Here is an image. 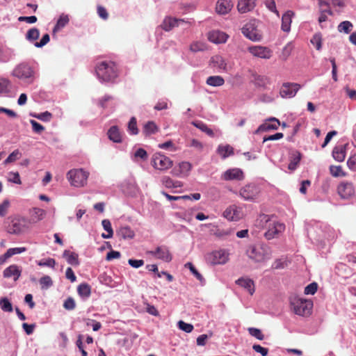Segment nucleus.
<instances>
[{
	"label": "nucleus",
	"mask_w": 356,
	"mask_h": 356,
	"mask_svg": "<svg viewBox=\"0 0 356 356\" xmlns=\"http://www.w3.org/2000/svg\"><path fill=\"white\" fill-rule=\"evenodd\" d=\"M190 49L193 52L203 51L206 49V45L203 42H195L191 44Z\"/></svg>",
	"instance_id": "09e8293b"
},
{
	"label": "nucleus",
	"mask_w": 356,
	"mask_h": 356,
	"mask_svg": "<svg viewBox=\"0 0 356 356\" xmlns=\"http://www.w3.org/2000/svg\"><path fill=\"white\" fill-rule=\"evenodd\" d=\"M147 254L165 262H170L172 259V254L170 252L168 248L165 245L159 246L156 248L155 250L147 251Z\"/></svg>",
	"instance_id": "9d476101"
},
{
	"label": "nucleus",
	"mask_w": 356,
	"mask_h": 356,
	"mask_svg": "<svg viewBox=\"0 0 356 356\" xmlns=\"http://www.w3.org/2000/svg\"><path fill=\"white\" fill-rule=\"evenodd\" d=\"M353 27V24L349 21H343L341 22L338 26V31L339 32H343L346 34L349 33Z\"/></svg>",
	"instance_id": "79ce46f5"
},
{
	"label": "nucleus",
	"mask_w": 356,
	"mask_h": 356,
	"mask_svg": "<svg viewBox=\"0 0 356 356\" xmlns=\"http://www.w3.org/2000/svg\"><path fill=\"white\" fill-rule=\"evenodd\" d=\"M97 78L101 82H113L118 76V70L112 61H102L95 68Z\"/></svg>",
	"instance_id": "f257e3e1"
},
{
	"label": "nucleus",
	"mask_w": 356,
	"mask_h": 356,
	"mask_svg": "<svg viewBox=\"0 0 356 356\" xmlns=\"http://www.w3.org/2000/svg\"><path fill=\"white\" fill-rule=\"evenodd\" d=\"M8 181L14 184H21L19 174L17 172H10L8 174Z\"/></svg>",
	"instance_id": "49530a36"
},
{
	"label": "nucleus",
	"mask_w": 356,
	"mask_h": 356,
	"mask_svg": "<svg viewBox=\"0 0 356 356\" xmlns=\"http://www.w3.org/2000/svg\"><path fill=\"white\" fill-rule=\"evenodd\" d=\"M10 206V202L8 200H4L3 202L0 204V216L3 217L6 215L8 209Z\"/></svg>",
	"instance_id": "69168bd1"
},
{
	"label": "nucleus",
	"mask_w": 356,
	"mask_h": 356,
	"mask_svg": "<svg viewBox=\"0 0 356 356\" xmlns=\"http://www.w3.org/2000/svg\"><path fill=\"white\" fill-rule=\"evenodd\" d=\"M216 152L222 159H225L234 154V148L229 145H219Z\"/></svg>",
	"instance_id": "bb28decb"
},
{
	"label": "nucleus",
	"mask_w": 356,
	"mask_h": 356,
	"mask_svg": "<svg viewBox=\"0 0 356 356\" xmlns=\"http://www.w3.org/2000/svg\"><path fill=\"white\" fill-rule=\"evenodd\" d=\"M89 173L83 169H73L70 170L67 177L71 185L75 187H82L87 183Z\"/></svg>",
	"instance_id": "39448f33"
},
{
	"label": "nucleus",
	"mask_w": 356,
	"mask_h": 356,
	"mask_svg": "<svg viewBox=\"0 0 356 356\" xmlns=\"http://www.w3.org/2000/svg\"><path fill=\"white\" fill-rule=\"evenodd\" d=\"M26 250V248L24 247H19V248H9L7 250L6 252L9 257H11L12 256L15 254H21L22 252H24Z\"/></svg>",
	"instance_id": "052dcab7"
},
{
	"label": "nucleus",
	"mask_w": 356,
	"mask_h": 356,
	"mask_svg": "<svg viewBox=\"0 0 356 356\" xmlns=\"http://www.w3.org/2000/svg\"><path fill=\"white\" fill-rule=\"evenodd\" d=\"M254 0H238V10L241 13H247L254 7Z\"/></svg>",
	"instance_id": "393cba45"
},
{
	"label": "nucleus",
	"mask_w": 356,
	"mask_h": 356,
	"mask_svg": "<svg viewBox=\"0 0 356 356\" xmlns=\"http://www.w3.org/2000/svg\"><path fill=\"white\" fill-rule=\"evenodd\" d=\"M21 156V153L19 149L14 150L12 153L9 154L7 159L4 161L6 164L12 163L19 159Z\"/></svg>",
	"instance_id": "8fccbe9b"
},
{
	"label": "nucleus",
	"mask_w": 356,
	"mask_h": 356,
	"mask_svg": "<svg viewBox=\"0 0 356 356\" xmlns=\"http://www.w3.org/2000/svg\"><path fill=\"white\" fill-rule=\"evenodd\" d=\"M193 124L195 127H197V129L201 130L202 131L207 134L208 136H209L211 137H213L214 136V133H213V130L207 127V125L205 123H204L203 122L195 121V122H193Z\"/></svg>",
	"instance_id": "e433bc0d"
},
{
	"label": "nucleus",
	"mask_w": 356,
	"mask_h": 356,
	"mask_svg": "<svg viewBox=\"0 0 356 356\" xmlns=\"http://www.w3.org/2000/svg\"><path fill=\"white\" fill-rule=\"evenodd\" d=\"M178 327L186 333H190L193 330V325L192 324L187 323L183 321H179L178 322Z\"/></svg>",
	"instance_id": "5fc2aeb1"
},
{
	"label": "nucleus",
	"mask_w": 356,
	"mask_h": 356,
	"mask_svg": "<svg viewBox=\"0 0 356 356\" xmlns=\"http://www.w3.org/2000/svg\"><path fill=\"white\" fill-rule=\"evenodd\" d=\"M34 72L27 63H22L16 65L12 72V75L19 79L31 83L33 79Z\"/></svg>",
	"instance_id": "423d86ee"
},
{
	"label": "nucleus",
	"mask_w": 356,
	"mask_h": 356,
	"mask_svg": "<svg viewBox=\"0 0 356 356\" xmlns=\"http://www.w3.org/2000/svg\"><path fill=\"white\" fill-rule=\"evenodd\" d=\"M259 21L251 19L247 22L241 29L242 33L252 41H260L262 34L258 29Z\"/></svg>",
	"instance_id": "20e7f679"
},
{
	"label": "nucleus",
	"mask_w": 356,
	"mask_h": 356,
	"mask_svg": "<svg viewBox=\"0 0 356 356\" xmlns=\"http://www.w3.org/2000/svg\"><path fill=\"white\" fill-rule=\"evenodd\" d=\"M15 56V52L13 49L6 47L1 49L0 62H8L13 59Z\"/></svg>",
	"instance_id": "c85d7f7f"
},
{
	"label": "nucleus",
	"mask_w": 356,
	"mask_h": 356,
	"mask_svg": "<svg viewBox=\"0 0 356 356\" xmlns=\"http://www.w3.org/2000/svg\"><path fill=\"white\" fill-rule=\"evenodd\" d=\"M321 15L318 17V22L319 23H322L325 22L327 19V14L328 15H332V12L330 10V8H321L320 10Z\"/></svg>",
	"instance_id": "bf43d9fd"
},
{
	"label": "nucleus",
	"mask_w": 356,
	"mask_h": 356,
	"mask_svg": "<svg viewBox=\"0 0 356 356\" xmlns=\"http://www.w3.org/2000/svg\"><path fill=\"white\" fill-rule=\"evenodd\" d=\"M0 307L1 309L6 312H11L13 309L11 302L6 297L0 299Z\"/></svg>",
	"instance_id": "37998d69"
},
{
	"label": "nucleus",
	"mask_w": 356,
	"mask_h": 356,
	"mask_svg": "<svg viewBox=\"0 0 356 356\" xmlns=\"http://www.w3.org/2000/svg\"><path fill=\"white\" fill-rule=\"evenodd\" d=\"M39 36V30L36 28H32L27 31L26 34V39L30 42H33L38 39Z\"/></svg>",
	"instance_id": "a19ab883"
},
{
	"label": "nucleus",
	"mask_w": 356,
	"mask_h": 356,
	"mask_svg": "<svg viewBox=\"0 0 356 356\" xmlns=\"http://www.w3.org/2000/svg\"><path fill=\"white\" fill-rule=\"evenodd\" d=\"M246 254L255 262H264L270 259L272 251L267 245L259 243L249 245L246 250Z\"/></svg>",
	"instance_id": "7ed1b4c3"
},
{
	"label": "nucleus",
	"mask_w": 356,
	"mask_h": 356,
	"mask_svg": "<svg viewBox=\"0 0 356 356\" xmlns=\"http://www.w3.org/2000/svg\"><path fill=\"white\" fill-rule=\"evenodd\" d=\"M210 65L218 70L225 71L227 70V63L220 55H215L211 58Z\"/></svg>",
	"instance_id": "412c9836"
},
{
	"label": "nucleus",
	"mask_w": 356,
	"mask_h": 356,
	"mask_svg": "<svg viewBox=\"0 0 356 356\" xmlns=\"http://www.w3.org/2000/svg\"><path fill=\"white\" fill-rule=\"evenodd\" d=\"M78 294L83 298H88L91 293V287L87 283H81L77 287Z\"/></svg>",
	"instance_id": "c756f323"
},
{
	"label": "nucleus",
	"mask_w": 356,
	"mask_h": 356,
	"mask_svg": "<svg viewBox=\"0 0 356 356\" xmlns=\"http://www.w3.org/2000/svg\"><path fill=\"white\" fill-rule=\"evenodd\" d=\"M69 22L68 15L62 14L60 15L54 29L53 32H57L64 28Z\"/></svg>",
	"instance_id": "473e14b6"
},
{
	"label": "nucleus",
	"mask_w": 356,
	"mask_h": 356,
	"mask_svg": "<svg viewBox=\"0 0 356 356\" xmlns=\"http://www.w3.org/2000/svg\"><path fill=\"white\" fill-rule=\"evenodd\" d=\"M75 307H76V303H75L74 300L72 298L69 297L65 300L64 304H63V307L65 309L73 310L75 308Z\"/></svg>",
	"instance_id": "680f3d73"
},
{
	"label": "nucleus",
	"mask_w": 356,
	"mask_h": 356,
	"mask_svg": "<svg viewBox=\"0 0 356 356\" xmlns=\"http://www.w3.org/2000/svg\"><path fill=\"white\" fill-rule=\"evenodd\" d=\"M38 265L40 266H47L54 268L56 265V261L53 258H47L41 259L38 262Z\"/></svg>",
	"instance_id": "de8ad7c7"
},
{
	"label": "nucleus",
	"mask_w": 356,
	"mask_h": 356,
	"mask_svg": "<svg viewBox=\"0 0 356 356\" xmlns=\"http://www.w3.org/2000/svg\"><path fill=\"white\" fill-rule=\"evenodd\" d=\"M206 83L211 86L219 87L225 83V80L220 76H210L207 79Z\"/></svg>",
	"instance_id": "2f4dec72"
},
{
	"label": "nucleus",
	"mask_w": 356,
	"mask_h": 356,
	"mask_svg": "<svg viewBox=\"0 0 356 356\" xmlns=\"http://www.w3.org/2000/svg\"><path fill=\"white\" fill-rule=\"evenodd\" d=\"M22 274V270L16 264H12L4 269L3 275L5 278L13 277L14 281H17Z\"/></svg>",
	"instance_id": "a211bd4d"
},
{
	"label": "nucleus",
	"mask_w": 356,
	"mask_h": 356,
	"mask_svg": "<svg viewBox=\"0 0 356 356\" xmlns=\"http://www.w3.org/2000/svg\"><path fill=\"white\" fill-rule=\"evenodd\" d=\"M330 171L334 177H343L345 174L342 171V168L339 165H331L330 167Z\"/></svg>",
	"instance_id": "603ef678"
},
{
	"label": "nucleus",
	"mask_w": 356,
	"mask_h": 356,
	"mask_svg": "<svg viewBox=\"0 0 356 356\" xmlns=\"http://www.w3.org/2000/svg\"><path fill=\"white\" fill-rule=\"evenodd\" d=\"M158 127L153 121H149L145 124L143 129V133L146 135H152L157 132Z\"/></svg>",
	"instance_id": "f704fd0d"
},
{
	"label": "nucleus",
	"mask_w": 356,
	"mask_h": 356,
	"mask_svg": "<svg viewBox=\"0 0 356 356\" xmlns=\"http://www.w3.org/2000/svg\"><path fill=\"white\" fill-rule=\"evenodd\" d=\"M260 223L266 229L264 236L267 240L275 238L280 233L282 232L285 226L283 223L279 222L273 217L270 218L268 215L262 214L259 217Z\"/></svg>",
	"instance_id": "f03ea898"
},
{
	"label": "nucleus",
	"mask_w": 356,
	"mask_h": 356,
	"mask_svg": "<svg viewBox=\"0 0 356 356\" xmlns=\"http://www.w3.org/2000/svg\"><path fill=\"white\" fill-rule=\"evenodd\" d=\"M280 122L275 118H270L268 121L261 124L257 129L254 131L255 134H259L263 131H267L270 130H276L278 129Z\"/></svg>",
	"instance_id": "dca6fc26"
},
{
	"label": "nucleus",
	"mask_w": 356,
	"mask_h": 356,
	"mask_svg": "<svg viewBox=\"0 0 356 356\" xmlns=\"http://www.w3.org/2000/svg\"><path fill=\"white\" fill-rule=\"evenodd\" d=\"M337 193L342 199H348L355 195V187L350 182H341L337 187Z\"/></svg>",
	"instance_id": "f8f14e48"
},
{
	"label": "nucleus",
	"mask_w": 356,
	"mask_h": 356,
	"mask_svg": "<svg viewBox=\"0 0 356 356\" xmlns=\"http://www.w3.org/2000/svg\"><path fill=\"white\" fill-rule=\"evenodd\" d=\"M223 216L229 220L237 221L241 216V210L235 205H231L223 212Z\"/></svg>",
	"instance_id": "f3484780"
},
{
	"label": "nucleus",
	"mask_w": 356,
	"mask_h": 356,
	"mask_svg": "<svg viewBox=\"0 0 356 356\" xmlns=\"http://www.w3.org/2000/svg\"><path fill=\"white\" fill-rule=\"evenodd\" d=\"M347 165L351 170L356 171V154H353L348 159Z\"/></svg>",
	"instance_id": "774afa93"
},
{
	"label": "nucleus",
	"mask_w": 356,
	"mask_h": 356,
	"mask_svg": "<svg viewBox=\"0 0 356 356\" xmlns=\"http://www.w3.org/2000/svg\"><path fill=\"white\" fill-rule=\"evenodd\" d=\"M45 214L46 213L44 210L39 208H34L33 209L32 217L37 220H40L44 218Z\"/></svg>",
	"instance_id": "864d4df0"
},
{
	"label": "nucleus",
	"mask_w": 356,
	"mask_h": 356,
	"mask_svg": "<svg viewBox=\"0 0 356 356\" xmlns=\"http://www.w3.org/2000/svg\"><path fill=\"white\" fill-rule=\"evenodd\" d=\"M152 164L156 169L164 170L172 166V161L163 154H156L152 158Z\"/></svg>",
	"instance_id": "1a4fd4ad"
},
{
	"label": "nucleus",
	"mask_w": 356,
	"mask_h": 356,
	"mask_svg": "<svg viewBox=\"0 0 356 356\" xmlns=\"http://www.w3.org/2000/svg\"><path fill=\"white\" fill-rule=\"evenodd\" d=\"M301 159V154L300 152H296L292 154L290 159V163L288 165V168L291 170H294L298 165Z\"/></svg>",
	"instance_id": "c9c22d12"
},
{
	"label": "nucleus",
	"mask_w": 356,
	"mask_h": 356,
	"mask_svg": "<svg viewBox=\"0 0 356 356\" xmlns=\"http://www.w3.org/2000/svg\"><path fill=\"white\" fill-rule=\"evenodd\" d=\"M108 138L114 143H120L122 141L121 134L117 126H112L108 131Z\"/></svg>",
	"instance_id": "cd10ccee"
},
{
	"label": "nucleus",
	"mask_w": 356,
	"mask_h": 356,
	"mask_svg": "<svg viewBox=\"0 0 356 356\" xmlns=\"http://www.w3.org/2000/svg\"><path fill=\"white\" fill-rule=\"evenodd\" d=\"M300 88V86L294 83H284L281 87L280 94L283 98L293 97Z\"/></svg>",
	"instance_id": "9b49d317"
},
{
	"label": "nucleus",
	"mask_w": 356,
	"mask_h": 356,
	"mask_svg": "<svg viewBox=\"0 0 356 356\" xmlns=\"http://www.w3.org/2000/svg\"><path fill=\"white\" fill-rule=\"evenodd\" d=\"M30 123L32 125L33 131L37 134H40L44 130V127L34 120H31Z\"/></svg>",
	"instance_id": "0e129e2a"
},
{
	"label": "nucleus",
	"mask_w": 356,
	"mask_h": 356,
	"mask_svg": "<svg viewBox=\"0 0 356 356\" xmlns=\"http://www.w3.org/2000/svg\"><path fill=\"white\" fill-rule=\"evenodd\" d=\"M228 35L220 31H212L209 32L208 39L216 44L225 43L227 40Z\"/></svg>",
	"instance_id": "aec40b11"
},
{
	"label": "nucleus",
	"mask_w": 356,
	"mask_h": 356,
	"mask_svg": "<svg viewBox=\"0 0 356 356\" xmlns=\"http://www.w3.org/2000/svg\"><path fill=\"white\" fill-rule=\"evenodd\" d=\"M296 314L305 316L311 313L313 304L311 301L305 299H296L292 302Z\"/></svg>",
	"instance_id": "0eeeda50"
},
{
	"label": "nucleus",
	"mask_w": 356,
	"mask_h": 356,
	"mask_svg": "<svg viewBox=\"0 0 356 356\" xmlns=\"http://www.w3.org/2000/svg\"><path fill=\"white\" fill-rule=\"evenodd\" d=\"M264 3L266 8L271 12L276 14L277 16H280L279 12L276 8L275 0H264Z\"/></svg>",
	"instance_id": "3c124183"
},
{
	"label": "nucleus",
	"mask_w": 356,
	"mask_h": 356,
	"mask_svg": "<svg viewBox=\"0 0 356 356\" xmlns=\"http://www.w3.org/2000/svg\"><path fill=\"white\" fill-rule=\"evenodd\" d=\"M228 253L225 250H215L209 256L211 263L213 265L224 264L228 260Z\"/></svg>",
	"instance_id": "4468645a"
},
{
	"label": "nucleus",
	"mask_w": 356,
	"mask_h": 356,
	"mask_svg": "<svg viewBox=\"0 0 356 356\" xmlns=\"http://www.w3.org/2000/svg\"><path fill=\"white\" fill-rule=\"evenodd\" d=\"M259 193V188L254 184H248L240 190V196L245 200H254Z\"/></svg>",
	"instance_id": "6e6552de"
},
{
	"label": "nucleus",
	"mask_w": 356,
	"mask_h": 356,
	"mask_svg": "<svg viewBox=\"0 0 356 356\" xmlns=\"http://www.w3.org/2000/svg\"><path fill=\"white\" fill-rule=\"evenodd\" d=\"M252 349L258 353H260L262 356H267L268 354V349L267 348L262 347L259 344H254Z\"/></svg>",
	"instance_id": "e2e57ef3"
},
{
	"label": "nucleus",
	"mask_w": 356,
	"mask_h": 356,
	"mask_svg": "<svg viewBox=\"0 0 356 356\" xmlns=\"http://www.w3.org/2000/svg\"><path fill=\"white\" fill-rule=\"evenodd\" d=\"M317 50H321L322 47V35L320 33H315L310 40Z\"/></svg>",
	"instance_id": "c03bdc74"
},
{
	"label": "nucleus",
	"mask_w": 356,
	"mask_h": 356,
	"mask_svg": "<svg viewBox=\"0 0 356 356\" xmlns=\"http://www.w3.org/2000/svg\"><path fill=\"white\" fill-rule=\"evenodd\" d=\"M236 283L245 289L250 295H252L254 293V284L252 280L250 278L241 277L236 281Z\"/></svg>",
	"instance_id": "4be33fe9"
},
{
	"label": "nucleus",
	"mask_w": 356,
	"mask_h": 356,
	"mask_svg": "<svg viewBox=\"0 0 356 356\" xmlns=\"http://www.w3.org/2000/svg\"><path fill=\"white\" fill-rule=\"evenodd\" d=\"M233 4L229 0H218L216 4V12L220 15L227 14L231 10Z\"/></svg>",
	"instance_id": "5701e85b"
},
{
	"label": "nucleus",
	"mask_w": 356,
	"mask_h": 356,
	"mask_svg": "<svg viewBox=\"0 0 356 356\" xmlns=\"http://www.w3.org/2000/svg\"><path fill=\"white\" fill-rule=\"evenodd\" d=\"M67 261V263L72 266L79 265L78 255L74 252H72L69 250H65L63 254Z\"/></svg>",
	"instance_id": "72a5a7b5"
},
{
	"label": "nucleus",
	"mask_w": 356,
	"mask_h": 356,
	"mask_svg": "<svg viewBox=\"0 0 356 356\" xmlns=\"http://www.w3.org/2000/svg\"><path fill=\"white\" fill-rule=\"evenodd\" d=\"M39 283L42 290H47L53 286V281L49 275L42 277L39 280Z\"/></svg>",
	"instance_id": "58836bf2"
},
{
	"label": "nucleus",
	"mask_w": 356,
	"mask_h": 356,
	"mask_svg": "<svg viewBox=\"0 0 356 356\" xmlns=\"http://www.w3.org/2000/svg\"><path fill=\"white\" fill-rule=\"evenodd\" d=\"M185 267L188 268L191 273L202 283L204 284L205 280L203 276L197 271L191 262H187L185 264Z\"/></svg>",
	"instance_id": "ea45409f"
},
{
	"label": "nucleus",
	"mask_w": 356,
	"mask_h": 356,
	"mask_svg": "<svg viewBox=\"0 0 356 356\" xmlns=\"http://www.w3.org/2000/svg\"><path fill=\"white\" fill-rule=\"evenodd\" d=\"M185 21L181 19L166 17L161 24V28L165 31H170L173 28L179 26L180 24L184 23Z\"/></svg>",
	"instance_id": "6ab92c4d"
},
{
	"label": "nucleus",
	"mask_w": 356,
	"mask_h": 356,
	"mask_svg": "<svg viewBox=\"0 0 356 356\" xmlns=\"http://www.w3.org/2000/svg\"><path fill=\"white\" fill-rule=\"evenodd\" d=\"M49 35L46 33L42 36L40 42H35L34 46L38 48H41L46 45L49 42Z\"/></svg>",
	"instance_id": "338daca9"
},
{
	"label": "nucleus",
	"mask_w": 356,
	"mask_h": 356,
	"mask_svg": "<svg viewBox=\"0 0 356 356\" xmlns=\"http://www.w3.org/2000/svg\"><path fill=\"white\" fill-rule=\"evenodd\" d=\"M244 173L240 168H234L227 170L222 175V179L225 181L238 180L244 179Z\"/></svg>",
	"instance_id": "2eb2a0df"
},
{
	"label": "nucleus",
	"mask_w": 356,
	"mask_h": 356,
	"mask_svg": "<svg viewBox=\"0 0 356 356\" xmlns=\"http://www.w3.org/2000/svg\"><path fill=\"white\" fill-rule=\"evenodd\" d=\"M333 158L339 162H341L346 157V147L343 145H339L334 147L332 150Z\"/></svg>",
	"instance_id": "a878e982"
},
{
	"label": "nucleus",
	"mask_w": 356,
	"mask_h": 356,
	"mask_svg": "<svg viewBox=\"0 0 356 356\" xmlns=\"http://www.w3.org/2000/svg\"><path fill=\"white\" fill-rule=\"evenodd\" d=\"M248 51L254 56L264 59H269L272 56V51L266 47L252 46L248 48Z\"/></svg>",
	"instance_id": "ddd939ff"
},
{
	"label": "nucleus",
	"mask_w": 356,
	"mask_h": 356,
	"mask_svg": "<svg viewBox=\"0 0 356 356\" xmlns=\"http://www.w3.org/2000/svg\"><path fill=\"white\" fill-rule=\"evenodd\" d=\"M248 332L250 335L255 337L259 340H263L264 339V335L262 334L261 331L255 327H250L248 328Z\"/></svg>",
	"instance_id": "6e6d98bb"
},
{
	"label": "nucleus",
	"mask_w": 356,
	"mask_h": 356,
	"mask_svg": "<svg viewBox=\"0 0 356 356\" xmlns=\"http://www.w3.org/2000/svg\"><path fill=\"white\" fill-rule=\"evenodd\" d=\"M161 194L164 195L168 200L169 201H176L179 200H189L191 199L190 195H183V196H173L170 195L165 191H161Z\"/></svg>",
	"instance_id": "4d7b16f0"
},
{
	"label": "nucleus",
	"mask_w": 356,
	"mask_h": 356,
	"mask_svg": "<svg viewBox=\"0 0 356 356\" xmlns=\"http://www.w3.org/2000/svg\"><path fill=\"white\" fill-rule=\"evenodd\" d=\"M294 13L291 10L286 11L282 17V26L281 29L284 32H289L291 29V24L292 22V17Z\"/></svg>",
	"instance_id": "b1692460"
},
{
	"label": "nucleus",
	"mask_w": 356,
	"mask_h": 356,
	"mask_svg": "<svg viewBox=\"0 0 356 356\" xmlns=\"http://www.w3.org/2000/svg\"><path fill=\"white\" fill-rule=\"evenodd\" d=\"M11 83L10 81L5 78L0 79V93L7 95L10 92Z\"/></svg>",
	"instance_id": "4c0bfd02"
},
{
	"label": "nucleus",
	"mask_w": 356,
	"mask_h": 356,
	"mask_svg": "<svg viewBox=\"0 0 356 356\" xmlns=\"http://www.w3.org/2000/svg\"><path fill=\"white\" fill-rule=\"evenodd\" d=\"M128 131L131 134L136 135L138 133L137 128L136 119L132 117L128 124Z\"/></svg>",
	"instance_id": "a18cd8bd"
},
{
	"label": "nucleus",
	"mask_w": 356,
	"mask_h": 356,
	"mask_svg": "<svg viewBox=\"0 0 356 356\" xmlns=\"http://www.w3.org/2000/svg\"><path fill=\"white\" fill-rule=\"evenodd\" d=\"M318 289V284L316 282H312L308 284L305 288V293L306 295H314Z\"/></svg>",
	"instance_id": "13d9d810"
},
{
	"label": "nucleus",
	"mask_w": 356,
	"mask_h": 356,
	"mask_svg": "<svg viewBox=\"0 0 356 356\" xmlns=\"http://www.w3.org/2000/svg\"><path fill=\"white\" fill-rule=\"evenodd\" d=\"M117 234L124 240L133 238L134 236V231L128 226L120 227L117 232Z\"/></svg>",
	"instance_id": "7c9ffc66"
}]
</instances>
